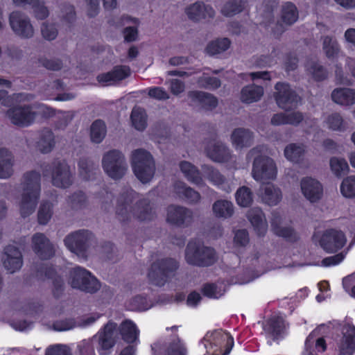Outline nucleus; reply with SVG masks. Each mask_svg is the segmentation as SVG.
<instances>
[{"label": "nucleus", "mask_w": 355, "mask_h": 355, "mask_svg": "<svg viewBox=\"0 0 355 355\" xmlns=\"http://www.w3.org/2000/svg\"><path fill=\"white\" fill-rule=\"evenodd\" d=\"M134 193L132 189L123 192L117 199L116 214L122 225L126 224L130 220L131 214L140 221L151 220L154 218L155 214L147 200H139L134 207L131 206Z\"/></svg>", "instance_id": "1"}, {"label": "nucleus", "mask_w": 355, "mask_h": 355, "mask_svg": "<svg viewBox=\"0 0 355 355\" xmlns=\"http://www.w3.org/2000/svg\"><path fill=\"white\" fill-rule=\"evenodd\" d=\"M24 192L20 203V214L26 218L32 214L37 207L41 191V175L36 171L24 174Z\"/></svg>", "instance_id": "2"}, {"label": "nucleus", "mask_w": 355, "mask_h": 355, "mask_svg": "<svg viewBox=\"0 0 355 355\" xmlns=\"http://www.w3.org/2000/svg\"><path fill=\"white\" fill-rule=\"evenodd\" d=\"M185 260L191 266L206 268L213 266L217 261L218 256L214 248L196 241H190L185 249Z\"/></svg>", "instance_id": "3"}, {"label": "nucleus", "mask_w": 355, "mask_h": 355, "mask_svg": "<svg viewBox=\"0 0 355 355\" xmlns=\"http://www.w3.org/2000/svg\"><path fill=\"white\" fill-rule=\"evenodd\" d=\"M179 267V262L175 259L171 257L159 259L150 265L148 277L153 285L162 287L175 276Z\"/></svg>", "instance_id": "4"}, {"label": "nucleus", "mask_w": 355, "mask_h": 355, "mask_svg": "<svg viewBox=\"0 0 355 355\" xmlns=\"http://www.w3.org/2000/svg\"><path fill=\"white\" fill-rule=\"evenodd\" d=\"M131 163L133 172L138 180L143 183H147L152 180L155 171V164L148 151L142 148L132 151Z\"/></svg>", "instance_id": "5"}, {"label": "nucleus", "mask_w": 355, "mask_h": 355, "mask_svg": "<svg viewBox=\"0 0 355 355\" xmlns=\"http://www.w3.org/2000/svg\"><path fill=\"white\" fill-rule=\"evenodd\" d=\"M42 174L44 177L51 175L52 184L60 188H68L73 183L70 166L64 160H55L51 165L42 166Z\"/></svg>", "instance_id": "6"}, {"label": "nucleus", "mask_w": 355, "mask_h": 355, "mask_svg": "<svg viewBox=\"0 0 355 355\" xmlns=\"http://www.w3.org/2000/svg\"><path fill=\"white\" fill-rule=\"evenodd\" d=\"M102 166L105 173L114 180H121L128 169L123 154L116 149L110 150L103 155Z\"/></svg>", "instance_id": "7"}, {"label": "nucleus", "mask_w": 355, "mask_h": 355, "mask_svg": "<svg viewBox=\"0 0 355 355\" xmlns=\"http://www.w3.org/2000/svg\"><path fill=\"white\" fill-rule=\"evenodd\" d=\"M71 285L73 288L89 293H95L101 288V284L96 277L89 270L76 266L70 271Z\"/></svg>", "instance_id": "8"}, {"label": "nucleus", "mask_w": 355, "mask_h": 355, "mask_svg": "<svg viewBox=\"0 0 355 355\" xmlns=\"http://www.w3.org/2000/svg\"><path fill=\"white\" fill-rule=\"evenodd\" d=\"M93 238L87 230H80L67 235L64 240L66 247L78 257H86L87 251Z\"/></svg>", "instance_id": "9"}, {"label": "nucleus", "mask_w": 355, "mask_h": 355, "mask_svg": "<svg viewBox=\"0 0 355 355\" xmlns=\"http://www.w3.org/2000/svg\"><path fill=\"white\" fill-rule=\"evenodd\" d=\"M116 324L108 322L98 332L94 339L97 338L96 350L99 355H109L116 343Z\"/></svg>", "instance_id": "10"}, {"label": "nucleus", "mask_w": 355, "mask_h": 355, "mask_svg": "<svg viewBox=\"0 0 355 355\" xmlns=\"http://www.w3.org/2000/svg\"><path fill=\"white\" fill-rule=\"evenodd\" d=\"M275 89L276 92L274 97L279 107L288 111L297 105L300 98L288 83L278 82L275 85Z\"/></svg>", "instance_id": "11"}, {"label": "nucleus", "mask_w": 355, "mask_h": 355, "mask_svg": "<svg viewBox=\"0 0 355 355\" xmlns=\"http://www.w3.org/2000/svg\"><path fill=\"white\" fill-rule=\"evenodd\" d=\"M277 173V166L272 158L263 155H259L254 158L252 174L255 180H274Z\"/></svg>", "instance_id": "12"}, {"label": "nucleus", "mask_w": 355, "mask_h": 355, "mask_svg": "<svg viewBox=\"0 0 355 355\" xmlns=\"http://www.w3.org/2000/svg\"><path fill=\"white\" fill-rule=\"evenodd\" d=\"M166 221L178 227H188L193 223V213L185 207L171 205L167 207Z\"/></svg>", "instance_id": "13"}, {"label": "nucleus", "mask_w": 355, "mask_h": 355, "mask_svg": "<svg viewBox=\"0 0 355 355\" xmlns=\"http://www.w3.org/2000/svg\"><path fill=\"white\" fill-rule=\"evenodd\" d=\"M319 243L326 252L334 253L344 247L346 237L341 230L330 228L324 231Z\"/></svg>", "instance_id": "14"}, {"label": "nucleus", "mask_w": 355, "mask_h": 355, "mask_svg": "<svg viewBox=\"0 0 355 355\" xmlns=\"http://www.w3.org/2000/svg\"><path fill=\"white\" fill-rule=\"evenodd\" d=\"M10 26L13 32L21 38L33 37L34 30L29 18L20 11H13L9 15Z\"/></svg>", "instance_id": "15"}, {"label": "nucleus", "mask_w": 355, "mask_h": 355, "mask_svg": "<svg viewBox=\"0 0 355 355\" xmlns=\"http://www.w3.org/2000/svg\"><path fill=\"white\" fill-rule=\"evenodd\" d=\"M6 115L14 125L28 127L34 122L36 112L32 111L30 105L16 106L9 109Z\"/></svg>", "instance_id": "16"}, {"label": "nucleus", "mask_w": 355, "mask_h": 355, "mask_svg": "<svg viewBox=\"0 0 355 355\" xmlns=\"http://www.w3.org/2000/svg\"><path fill=\"white\" fill-rule=\"evenodd\" d=\"M32 248L42 260H49L55 255L54 246L43 233H35L32 236Z\"/></svg>", "instance_id": "17"}, {"label": "nucleus", "mask_w": 355, "mask_h": 355, "mask_svg": "<svg viewBox=\"0 0 355 355\" xmlns=\"http://www.w3.org/2000/svg\"><path fill=\"white\" fill-rule=\"evenodd\" d=\"M211 345L216 347L214 349L216 355H228L234 345V338L229 332L216 331L212 335Z\"/></svg>", "instance_id": "18"}, {"label": "nucleus", "mask_w": 355, "mask_h": 355, "mask_svg": "<svg viewBox=\"0 0 355 355\" xmlns=\"http://www.w3.org/2000/svg\"><path fill=\"white\" fill-rule=\"evenodd\" d=\"M185 13L189 19L198 22L202 20L209 21L215 16V10L210 5L197 1L185 9Z\"/></svg>", "instance_id": "19"}, {"label": "nucleus", "mask_w": 355, "mask_h": 355, "mask_svg": "<svg viewBox=\"0 0 355 355\" xmlns=\"http://www.w3.org/2000/svg\"><path fill=\"white\" fill-rule=\"evenodd\" d=\"M188 97L193 105L206 112L212 111L218 104V100L215 96L202 91H189Z\"/></svg>", "instance_id": "20"}, {"label": "nucleus", "mask_w": 355, "mask_h": 355, "mask_svg": "<svg viewBox=\"0 0 355 355\" xmlns=\"http://www.w3.org/2000/svg\"><path fill=\"white\" fill-rule=\"evenodd\" d=\"M300 186L303 195L311 202H318L322 198L323 188L317 180L311 177L303 178Z\"/></svg>", "instance_id": "21"}, {"label": "nucleus", "mask_w": 355, "mask_h": 355, "mask_svg": "<svg viewBox=\"0 0 355 355\" xmlns=\"http://www.w3.org/2000/svg\"><path fill=\"white\" fill-rule=\"evenodd\" d=\"M4 254L3 266L9 272L13 273L21 268L22 255L18 248L8 245L4 248Z\"/></svg>", "instance_id": "22"}, {"label": "nucleus", "mask_w": 355, "mask_h": 355, "mask_svg": "<svg viewBox=\"0 0 355 355\" xmlns=\"http://www.w3.org/2000/svg\"><path fill=\"white\" fill-rule=\"evenodd\" d=\"M131 74L130 68L126 65H117L106 73L98 75L96 79L98 83L106 85L110 84L111 82H119L123 80Z\"/></svg>", "instance_id": "23"}, {"label": "nucleus", "mask_w": 355, "mask_h": 355, "mask_svg": "<svg viewBox=\"0 0 355 355\" xmlns=\"http://www.w3.org/2000/svg\"><path fill=\"white\" fill-rule=\"evenodd\" d=\"M152 349L157 355H187L185 345L179 338L162 345H155Z\"/></svg>", "instance_id": "24"}, {"label": "nucleus", "mask_w": 355, "mask_h": 355, "mask_svg": "<svg viewBox=\"0 0 355 355\" xmlns=\"http://www.w3.org/2000/svg\"><path fill=\"white\" fill-rule=\"evenodd\" d=\"M119 332L121 339L129 344L128 345L135 347L139 343V330L132 321L126 320L122 322L119 327Z\"/></svg>", "instance_id": "25"}, {"label": "nucleus", "mask_w": 355, "mask_h": 355, "mask_svg": "<svg viewBox=\"0 0 355 355\" xmlns=\"http://www.w3.org/2000/svg\"><path fill=\"white\" fill-rule=\"evenodd\" d=\"M247 216L257 236H264L267 232L268 224L263 211L258 207L252 208L248 211Z\"/></svg>", "instance_id": "26"}, {"label": "nucleus", "mask_w": 355, "mask_h": 355, "mask_svg": "<svg viewBox=\"0 0 355 355\" xmlns=\"http://www.w3.org/2000/svg\"><path fill=\"white\" fill-rule=\"evenodd\" d=\"M205 151L207 157L216 162H227L231 158L230 149L221 142H217L213 146H207Z\"/></svg>", "instance_id": "27"}, {"label": "nucleus", "mask_w": 355, "mask_h": 355, "mask_svg": "<svg viewBox=\"0 0 355 355\" xmlns=\"http://www.w3.org/2000/svg\"><path fill=\"white\" fill-rule=\"evenodd\" d=\"M338 355H353L355 353V326H350L337 344Z\"/></svg>", "instance_id": "28"}, {"label": "nucleus", "mask_w": 355, "mask_h": 355, "mask_svg": "<svg viewBox=\"0 0 355 355\" xmlns=\"http://www.w3.org/2000/svg\"><path fill=\"white\" fill-rule=\"evenodd\" d=\"M231 141L236 149L250 147L253 141V133L248 129L237 128L231 135Z\"/></svg>", "instance_id": "29"}, {"label": "nucleus", "mask_w": 355, "mask_h": 355, "mask_svg": "<svg viewBox=\"0 0 355 355\" xmlns=\"http://www.w3.org/2000/svg\"><path fill=\"white\" fill-rule=\"evenodd\" d=\"M78 166L80 176L85 181L94 180L100 172L98 163L87 157H81L78 162Z\"/></svg>", "instance_id": "30"}, {"label": "nucleus", "mask_w": 355, "mask_h": 355, "mask_svg": "<svg viewBox=\"0 0 355 355\" xmlns=\"http://www.w3.org/2000/svg\"><path fill=\"white\" fill-rule=\"evenodd\" d=\"M179 166L189 182L198 187H202L205 184L202 174L195 165L187 161H182Z\"/></svg>", "instance_id": "31"}, {"label": "nucleus", "mask_w": 355, "mask_h": 355, "mask_svg": "<svg viewBox=\"0 0 355 355\" xmlns=\"http://www.w3.org/2000/svg\"><path fill=\"white\" fill-rule=\"evenodd\" d=\"M279 223L280 219L275 216L271 220V228L276 236L282 237L287 242L292 243L299 240L297 232L292 227H281Z\"/></svg>", "instance_id": "32"}, {"label": "nucleus", "mask_w": 355, "mask_h": 355, "mask_svg": "<svg viewBox=\"0 0 355 355\" xmlns=\"http://www.w3.org/2000/svg\"><path fill=\"white\" fill-rule=\"evenodd\" d=\"M334 102L341 105L355 104V89L351 88H336L331 92Z\"/></svg>", "instance_id": "33"}, {"label": "nucleus", "mask_w": 355, "mask_h": 355, "mask_svg": "<svg viewBox=\"0 0 355 355\" xmlns=\"http://www.w3.org/2000/svg\"><path fill=\"white\" fill-rule=\"evenodd\" d=\"M14 157L5 148H0V178H10L13 173Z\"/></svg>", "instance_id": "34"}, {"label": "nucleus", "mask_w": 355, "mask_h": 355, "mask_svg": "<svg viewBox=\"0 0 355 355\" xmlns=\"http://www.w3.org/2000/svg\"><path fill=\"white\" fill-rule=\"evenodd\" d=\"M55 144V137L52 130L49 128L42 129L36 144L37 148L42 153H48L53 150Z\"/></svg>", "instance_id": "35"}, {"label": "nucleus", "mask_w": 355, "mask_h": 355, "mask_svg": "<svg viewBox=\"0 0 355 355\" xmlns=\"http://www.w3.org/2000/svg\"><path fill=\"white\" fill-rule=\"evenodd\" d=\"M263 87L254 84L243 87L241 92V100L245 103L257 102L263 95Z\"/></svg>", "instance_id": "36"}, {"label": "nucleus", "mask_w": 355, "mask_h": 355, "mask_svg": "<svg viewBox=\"0 0 355 355\" xmlns=\"http://www.w3.org/2000/svg\"><path fill=\"white\" fill-rule=\"evenodd\" d=\"M299 17V12L296 6L291 2L284 3L281 9V20L287 25L291 26L295 24Z\"/></svg>", "instance_id": "37"}, {"label": "nucleus", "mask_w": 355, "mask_h": 355, "mask_svg": "<svg viewBox=\"0 0 355 355\" xmlns=\"http://www.w3.org/2000/svg\"><path fill=\"white\" fill-rule=\"evenodd\" d=\"M282 198V193L279 188L272 184H268L264 187L262 200L266 204L270 206L276 205L281 201Z\"/></svg>", "instance_id": "38"}, {"label": "nucleus", "mask_w": 355, "mask_h": 355, "mask_svg": "<svg viewBox=\"0 0 355 355\" xmlns=\"http://www.w3.org/2000/svg\"><path fill=\"white\" fill-rule=\"evenodd\" d=\"M305 150L302 145L291 143L284 148V156L288 161L299 164L304 158Z\"/></svg>", "instance_id": "39"}, {"label": "nucleus", "mask_w": 355, "mask_h": 355, "mask_svg": "<svg viewBox=\"0 0 355 355\" xmlns=\"http://www.w3.org/2000/svg\"><path fill=\"white\" fill-rule=\"evenodd\" d=\"M215 216L218 218H229L234 213L233 205L231 202L226 200H216L212 207Z\"/></svg>", "instance_id": "40"}, {"label": "nucleus", "mask_w": 355, "mask_h": 355, "mask_svg": "<svg viewBox=\"0 0 355 355\" xmlns=\"http://www.w3.org/2000/svg\"><path fill=\"white\" fill-rule=\"evenodd\" d=\"M107 128L101 119L95 120L90 127V137L92 142L100 144L105 137Z\"/></svg>", "instance_id": "41"}, {"label": "nucleus", "mask_w": 355, "mask_h": 355, "mask_svg": "<svg viewBox=\"0 0 355 355\" xmlns=\"http://www.w3.org/2000/svg\"><path fill=\"white\" fill-rule=\"evenodd\" d=\"M130 119L132 126L137 130L143 131L147 126V115L141 107H134L131 112Z\"/></svg>", "instance_id": "42"}, {"label": "nucleus", "mask_w": 355, "mask_h": 355, "mask_svg": "<svg viewBox=\"0 0 355 355\" xmlns=\"http://www.w3.org/2000/svg\"><path fill=\"white\" fill-rule=\"evenodd\" d=\"M243 0H230L221 8V13L225 17H232L241 12L245 8Z\"/></svg>", "instance_id": "43"}, {"label": "nucleus", "mask_w": 355, "mask_h": 355, "mask_svg": "<svg viewBox=\"0 0 355 355\" xmlns=\"http://www.w3.org/2000/svg\"><path fill=\"white\" fill-rule=\"evenodd\" d=\"M322 49L329 59L336 57L340 51V46L336 39L329 35L323 37Z\"/></svg>", "instance_id": "44"}, {"label": "nucleus", "mask_w": 355, "mask_h": 355, "mask_svg": "<svg viewBox=\"0 0 355 355\" xmlns=\"http://www.w3.org/2000/svg\"><path fill=\"white\" fill-rule=\"evenodd\" d=\"M230 44L231 41L227 37L217 39L207 44L206 51L210 55L218 54L227 50Z\"/></svg>", "instance_id": "45"}, {"label": "nucleus", "mask_w": 355, "mask_h": 355, "mask_svg": "<svg viewBox=\"0 0 355 355\" xmlns=\"http://www.w3.org/2000/svg\"><path fill=\"white\" fill-rule=\"evenodd\" d=\"M307 71L315 82H322L327 79L329 76L328 70L316 61L311 62Z\"/></svg>", "instance_id": "46"}, {"label": "nucleus", "mask_w": 355, "mask_h": 355, "mask_svg": "<svg viewBox=\"0 0 355 355\" xmlns=\"http://www.w3.org/2000/svg\"><path fill=\"white\" fill-rule=\"evenodd\" d=\"M284 328V321L279 317L269 318L266 324L265 330L270 334L274 339L278 338Z\"/></svg>", "instance_id": "47"}, {"label": "nucleus", "mask_w": 355, "mask_h": 355, "mask_svg": "<svg viewBox=\"0 0 355 355\" xmlns=\"http://www.w3.org/2000/svg\"><path fill=\"white\" fill-rule=\"evenodd\" d=\"M237 204L242 207H250L253 202L252 193L248 187L243 186L238 189L235 194Z\"/></svg>", "instance_id": "48"}, {"label": "nucleus", "mask_w": 355, "mask_h": 355, "mask_svg": "<svg viewBox=\"0 0 355 355\" xmlns=\"http://www.w3.org/2000/svg\"><path fill=\"white\" fill-rule=\"evenodd\" d=\"M178 193L182 195V198L189 204L198 203L200 198V194L197 191L190 187L186 186L184 182L180 183L178 186Z\"/></svg>", "instance_id": "49"}, {"label": "nucleus", "mask_w": 355, "mask_h": 355, "mask_svg": "<svg viewBox=\"0 0 355 355\" xmlns=\"http://www.w3.org/2000/svg\"><path fill=\"white\" fill-rule=\"evenodd\" d=\"M330 168L336 177H341L348 173L349 167L344 158L333 157L329 161Z\"/></svg>", "instance_id": "50"}, {"label": "nucleus", "mask_w": 355, "mask_h": 355, "mask_svg": "<svg viewBox=\"0 0 355 355\" xmlns=\"http://www.w3.org/2000/svg\"><path fill=\"white\" fill-rule=\"evenodd\" d=\"M202 169L206 178L214 185L220 187L225 182V178L218 170L209 165H204Z\"/></svg>", "instance_id": "51"}, {"label": "nucleus", "mask_w": 355, "mask_h": 355, "mask_svg": "<svg viewBox=\"0 0 355 355\" xmlns=\"http://www.w3.org/2000/svg\"><path fill=\"white\" fill-rule=\"evenodd\" d=\"M129 309L131 311H146L149 309L146 295H137L130 299L128 303Z\"/></svg>", "instance_id": "52"}, {"label": "nucleus", "mask_w": 355, "mask_h": 355, "mask_svg": "<svg viewBox=\"0 0 355 355\" xmlns=\"http://www.w3.org/2000/svg\"><path fill=\"white\" fill-rule=\"evenodd\" d=\"M340 192L346 198L355 196V176H349L343 180Z\"/></svg>", "instance_id": "53"}, {"label": "nucleus", "mask_w": 355, "mask_h": 355, "mask_svg": "<svg viewBox=\"0 0 355 355\" xmlns=\"http://www.w3.org/2000/svg\"><path fill=\"white\" fill-rule=\"evenodd\" d=\"M87 196L81 191L74 192L69 197L68 202L72 209H78L85 207L87 205Z\"/></svg>", "instance_id": "54"}, {"label": "nucleus", "mask_w": 355, "mask_h": 355, "mask_svg": "<svg viewBox=\"0 0 355 355\" xmlns=\"http://www.w3.org/2000/svg\"><path fill=\"white\" fill-rule=\"evenodd\" d=\"M52 207L49 202L40 205L37 213V221L40 225H46L52 216Z\"/></svg>", "instance_id": "55"}, {"label": "nucleus", "mask_w": 355, "mask_h": 355, "mask_svg": "<svg viewBox=\"0 0 355 355\" xmlns=\"http://www.w3.org/2000/svg\"><path fill=\"white\" fill-rule=\"evenodd\" d=\"M198 82L201 87L207 89H216L221 85L220 80L214 76L200 77Z\"/></svg>", "instance_id": "56"}, {"label": "nucleus", "mask_w": 355, "mask_h": 355, "mask_svg": "<svg viewBox=\"0 0 355 355\" xmlns=\"http://www.w3.org/2000/svg\"><path fill=\"white\" fill-rule=\"evenodd\" d=\"M327 123L329 129L333 130H344V121L342 116L338 113H333L327 119Z\"/></svg>", "instance_id": "57"}, {"label": "nucleus", "mask_w": 355, "mask_h": 355, "mask_svg": "<svg viewBox=\"0 0 355 355\" xmlns=\"http://www.w3.org/2000/svg\"><path fill=\"white\" fill-rule=\"evenodd\" d=\"M76 326V321L73 318H65L55 320L52 324V328L56 331H68Z\"/></svg>", "instance_id": "58"}, {"label": "nucleus", "mask_w": 355, "mask_h": 355, "mask_svg": "<svg viewBox=\"0 0 355 355\" xmlns=\"http://www.w3.org/2000/svg\"><path fill=\"white\" fill-rule=\"evenodd\" d=\"M37 274L38 277H44L47 279H53L57 276V272L52 265L42 263L37 268Z\"/></svg>", "instance_id": "59"}, {"label": "nucleus", "mask_w": 355, "mask_h": 355, "mask_svg": "<svg viewBox=\"0 0 355 355\" xmlns=\"http://www.w3.org/2000/svg\"><path fill=\"white\" fill-rule=\"evenodd\" d=\"M39 62L46 69L51 71H59L62 68L63 63L60 59H48L40 58Z\"/></svg>", "instance_id": "60"}, {"label": "nucleus", "mask_w": 355, "mask_h": 355, "mask_svg": "<svg viewBox=\"0 0 355 355\" xmlns=\"http://www.w3.org/2000/svg\"><path fill=\"white\" fill-rule=\"evenodd\" d=\"M45 355H72L71 349L64 345H55L48 347Z\"/></svg>", "instance_id": "61"}, {"label": "nucleus", "mask_w": 355, "mask_h": 355, "mask_svg": "<svg viewBox=\"0 0 355 355\" xmlns=\"http://www.w3.org/2000/svg\"><path fill=\"white\" fill-rule=\"evenodd\" d=\"M148 96L150 98L159 101H164L169 98V95L166 91L161 87H152L148 89Z\"/></svg>", "instance_id": "62"}, {"label": "nucleus", "mask_w": 355, "mask_h": 355, "mask_svg": "<svg viewBox=\"0 0 355 355\" xmlns=\"http://www.w3.org/2000/svg\"><path fill=\"white\" fill-rule=\"evenodd\" d=\"M250 241L249 234L245 229L239 230L236 232L234 242L236 245L245 247Z\"/></svg>", "instance_id": "63"}, {"label": "nucleus", "mask_w": 355, "mask_h": 355, "mask_svg": "<svg viewBox=\"0 0 355 355\" xmlns=\"http://www.w3.org/2000/svg\"><path fill=\"white\" fill-rule=\"evenodd\" d=\"M43 37L47 40H53L58 35V30L53 24L44 23L41 28Z\"/></svg>", "instance_id": "64"}]
</instances>
